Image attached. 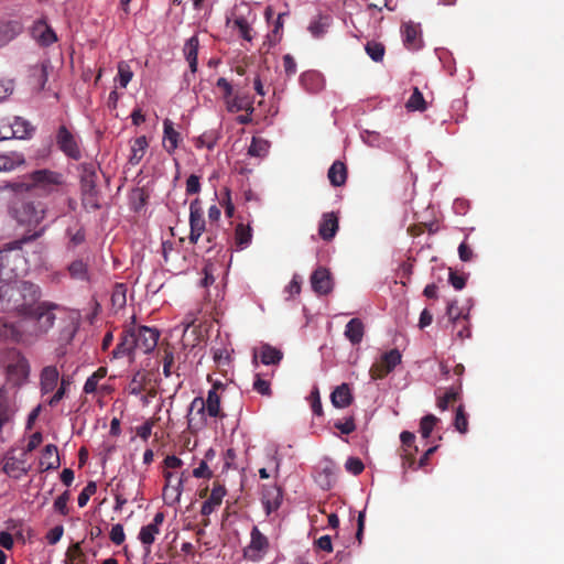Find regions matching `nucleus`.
<instances>
[{
	"mask_svg": "<svg viewBox=\"0 0 564 564\" xmlns=\"http://www.w3.org/2000/svg\"><path fill=\"white\" fill-rule=\"evenodd\" d=\"M41 296V288L30 281L15 280L0 286L2 312L23 317L18 325L32 337L46 334L56 319L57 304L40 302Z\"/></svg>",
	"mask_w": 564,
	"mask_h": 564,
	"instance_id": "1",
	"label": "nucleus"
},
{
	"mask_svg": "<svg viewBox=\"0 0 564 564\" xmlns=\"http://www.w3.org/2000/svg\"><path fill=\"white\" fill-rule=\"evenodd\" d=\"M24 241L17 240L10 242L7 248L0 250L1 256V271L6 283L24 274L28 271V262L22 253L21 246Z\"/></svg>",
	"mask_w": 564,
	"mask_h": 564,
	"instance_id": "2",
	"label": "nucleus"
},
{
	"mask_svg": "<svg viewBox=\"0 0 564 564\" xmlns=\"http://www.w3.org/2000/svg\"><path fill=\"white\" fill-rule=\"evenodd\" d=\"M218 390H225V386L220 382H216L213 384L212 389L208 391L207 399L204 400L203 398H195L189 406V412L187 415L188 419V425L192 426L194 417L192 416V412L194 410H197V414L200 416V424H204V414L205 412L210 417H219L224 419L226 414L221 411L220 408V395L218 394Z\"/></svg>",
	"mask_w": 564,
	"mask_h": 564,
	"instance_id": "3",
	"label": "nucleus"
},
{
	"mask_svg": "<svg viewBox=\"0 0 564 564\" xmlns=\"http://www.w3.org/2000/svg\"><path fill=\"white\" fill-rule=\"evenodd\" d=\"M62 183V175L50 170H37L29 175V182H14L10 187L14 192H28L33 188H40L45 193H51Z\"/></svg>",
	"mask_w": 564,
	"mask_h": 564,
	"instance_id": "4",
	"label": "nucleus"
},
{
	"mask_svg": "<svg viewBox=\"0 0 564 564\" xmlns=\"http://www.w3.org/2000/svg\"><path fill=\"white\" fill-rule=\"evenodd\" d=\"M251 17L253 21L256 15L253 14L251 7L247 2L242 1L234 7L230 15L227 17L226 24L236 29L242 40L251 42L254 37V32L250 21Z\"/></svg>",
	"mask_w": 564,
	"mask_h": 564,
	"instance_id": "5",
	"label": "nucleus"
},
{
	"mask_svg": "<svg viewBox=\"0 0 564 564\" xmlns=\"http://www.w3.org/2000/svg\"><path fill=\"white\" fill-rule=\"evenodd\" d=\"M14 218L21 225L37 226L45 218V208L40 202H23L14 208Z\"/></svg>",
	"mask_w": 564,
	"mask_h": 564,
	"instance_id": "6",
	"label": "nucleus"
},
{
	"mask_svg": "<svg viewBox=\"0 0 564 564\" xmlns=\"http://www.w3.org/2000/svg\"><path fill=\"white\" fill-rule=\"evenodd\" d=\"M401 359L402 356L398 349H391L384 352L380 359L370 367L369 375L371 379H383L401 362Z\"/></svg>",
	"mask_w": 564,
	"mask_h": 564,
	"instance_id": "7",
	"label": "nucleus"
},
{
	"mask_svg": "<svg viewBox=\"0 0 564 564\" xmlns=\"http://www.w3.org/2000/svg\"><path fill=\"white\" fill-rule=\"evenodd\" d=\"M138 351L149 354L153 351L160 338V332L156 328L148 326L131 327Z\"/></svg>",
	"mask_w": 564,
	"mask_h": 564,
	"instance_id": "8",
	"label": "nucleus"
},
{
	"mask_svg": "<svg viewBox=\"0 0 564 564\" xmlns=\"http://www.w3.org/2000/svg\"><path fill=\"white\" fill-rule=\"evenodd\" d=\"M205 218L202 207V200L195 198L189 204V242L197 243L202 234L205 231Z\"/></svg>",
	"mask_w": 564,
	"mask_h": 564,
	"instance_id": "9",
	"label": "nucleus"
},
{
	"mask_svg": "<svg viewBox=\"0 0 564 564\" xmlns=\"http://www.w3.org/2000/svg\"><path fill=\"white\" fill-rule=\"evenodd\" d=\"M58 149L69 159L78 161L82 159V151L76 137L65 127L61 126L56 134Z\"/></svg>",
	"mask_w": 564,
	"mask_h": 564,
	"instance_id": "10",
	"label": "nucleus"
},
{
	"mask_svg": "<svg viewBox=\"0 0 564 564\" xmlns=\"http://www.w3.org/2000/svg\"><path fill=\"white\" fill-rule=\"evenodd\" d=\"M311 286L317 295H327L333 291L334 281L329 270L325 267L316 268L311 274Z\"/></svg>",
	"mask_w": 564,
	"mask_h": 564,
	"instance_id": "11",
	"label": "nucleus"
},
{
	"mask_svg": "<svg viewBox=\"0 0 564 564\" xmlns=\"http://www.w3.org/2000/svg\"><path fill=\"white\" fill-rule=\"evenodd\" d=\"M402 443L401 446V458L402 466L412 470H416L415 467V455L417 453V446L414 444L415 435L409 431H403L400 435Z\"/></svg>",
	"mask_w": 564,
	"mask_h": 564,
	"instance_id": "12",
	"label": "nucleus"
},
{
	"mask_svg": "<svg viewBox=\"0 0 564 564\" xmlns=\"http://www.w3.org/2000/svg\"><path fill=\"white\" fill-rule=\"evenodd\" d=\"M31 35L39 45L47 47L57 42V35L54 30L47 24L45 19H40L34 22L31 28Z\"/></svg>",
	"mask_w": 564,
	"mask_h": 564,
	"instance_id": "13",
	"label": "nucleus"
},
{
	"mask_svg": "<svg viewBox=\"0 0 564 564\" xmlns=\"http://www.w3.org/2000/svg\"><path fill=\"white\" fill-rule=\"evenodd\" d=\"M138 351L135 338L131 332V328L126 329L120 338L119 344L112 350L113 358H122L130 357L133 358V355Z\"/></svg>",
	"mask_w": 564,
	"mask_h": 564,
	"instance_id": "14",
	"label": "nucleus"
},
{
	"mask_svg": "<svg viewBox=\"0 0 564 564\" xmlns=\"http://www.w3.org/2000/svg\"><path fill=\"white\" fill-rule=\"evenodd\" d=\"M28 336L30 335L18 324L8 323L0 318V340L25 343Z\"/></svg>",
	"mask_w": 564,
	"mask_h": 564,
	"instance_id": "15",
	"label": "nucleus"
},
{
	"mask_svg": "<svg viewBox=\"0 0 564 564\" xmlns=\"http://www.w3.org/2000/svg\"><path fill=\"white\" fill-rule=\"evenodd\" d=\"M163 521L164 513L158 512L150 524L143 525L141 528L138 538L143 545L150 546L154 543L155 536L160 533V527L162 525Z\"/></svg>",
	"mask_w": 564,
	"mask_h": 564,
	"instance_id": "16",
	"label": "nucleus"
},
{
	"mask_svg": "<svg viewBox=\"0 0 564 564\" xmlns=\"http://www.w3.org/2000/svg\"><path fill=\"white\" fill-rule=\"evenodd\" d=\"M268 547V538L262 534L257 527H253L251 531V541L246 551V555H248L251 560H257L260 557V553H264Z\"/></svg>",
	"mask_w": 564,
	"mask_h": 564,
	"instance_id": "17",
	"label": "nucleus"
},
{
	"mask_svg": "<svg viewBox=\"0 0 564 564\" xmlns=\"http://www.w3.org/2000/svg\"><path fill=\"white\" fill-rule=\"evenodd\" d=\"M338 217L335 213H325L318 225V235L323 240H332L338 230Z\"/></svg>",
	"mask_w": 564,
	"mask_h": 564,
	"instance_id": "18",
	"label": "nucleus"
},
{
	"mask_svg": "<svg viewBox=\"0 0 564 564\" xmlns=\"http://www.w3.org/2000/svg\"><path fill=\"white\" fill-rule=\"evenodd\" d=\"M226 495V488L220 484H214L209 498L204 501L200 512L203 516L208 517L219 507L223 502V498Z\"/></svg>",
	"mask_w": 564,
	"mask_h": 564,
	"instance_id": "19",
	"label": "nucleus"
},
{
	"mask_svg": "<svg viewBox=\"0 0 564 564\" xmlns=\"http://www.w3.org/2000/svg\"><path fill=\"white\" fill-rule=\"evenodd\" d=\"M181 140V134L174 129L172 120L164 119L163 121V147L170 153H174Z\"/></svg>",
	"mask_w": 564,
	"mask_h": 564,
	"instance_id": "20",
	"label": "nucleus"
},
{
	"mask_svg": "<svg viewBox=\"0 0 564 564\" xmlns=\"http://www.w3.org/2000/svg\"><path fill=\"white\" fill-rule=\"evenodd\" d=\"M330 401L332 404L337 409L349 406L354 401V395L349 384L341 383L340 386L336 387L330 394Z\"/></svg>",
	"mask_w": 564,
	"mask_h": 564,
	"instance_id": "21",
	"label": "nucleus"
},
{
	"mask_svg": "<svg viewBox=\"0 0 564 564\" xmlns=\"http://www.w3.org/2000/svg\"><path fill=\"white\" fill-rule=\"evenodd\" d=\"M61 465L58 451L56 445L47 444L43 451L40 459V467L42 471L57 469Z\"/></svg>",
	"mask_w": 564,
	"mask_h": 564,
	"instance_id": "22",
	"label": "nucleus"
},
{
	"mask_svg": "<svg viewBox=\"0 0 564 564\" xmlns=\"http://www.w3.org/2000/svg\"><path fill=\"white\" fill-rule=\"evenodd\" d=\"M365 335V325L360 318H351L345 327V337L352 344L359 345Z\"/></svg>",
	"mask_w": 564,
	"mask_h": 564,
	"instance_id": "23",
	"label": "nucleus"
},
{
	"mask_svg": "<svg viewBox=\"0 0 564 564\" xmlns=\"http://www.w3.org/2000/svg\"><path fill=\"white\" fill-rule=\"evenodd\" d=\"M58 370L55 366H46L41 372V391L43 393L52 392L58 382Z\"/></svg>",
	"mask_w": 564,
	"mask_h": 564,
	"instance_id": "24",
	"label": "nucleus"
},
{
	"mask_svg": "<svg viewBox=\"0 0 564 564\" xmlns=\"http://www.w3.org/2000/svg\"><path fill=\"white\" fill-rule=\"evenodd\" d=\"M198 46L199 41L196 35L189 37L184 45V55L186 61L188 62L189 69L194 74L197 72V56H198Z\"/></svg>",
	"mask_w": 564,
	"mask_h": 564,
	"instance_id": "25",
	"label": "nucleus"
},
{
	"mask_svg": "<svg viewBox=\"0 0 564 564\" xmlns=\"http://www.w3.org/2000/svg\"><path fill=\"white\" fill-rule=\"evenodd\" d=\"M327 177L333 186H341L347 181V167L344 162L335 161L327 173Z\"/></svg>",
	"mask_w": 564,
	"mask_h": 564,
	"instance_id": "26",
	"label": "nucleus"
},
{
	"mask_svg": "<svg viewBox=\"0 0 564 564\" xmlns=\"http://www.w3.org/2000/svg\"><path fill=\"white\" fill-rule=\"evenodd\" d=\"M25 163V158L22 153L11 151L0 154V171H12Z\"/></svg>",
	"mask_w": 564,
	"mask_h": 564,
	"instance_id": "27",
	"label": "nucleus"
},
{
	"mask_svg": "<svg viewBox=\"0 0 564 564\" xmlns=\"http://www.w3.org/2000/svg\"><path fill=\"white\" fill-rule=\"evenodd\" d=\"M149 147V142L145 135L135 138L131 142V154L129 156V163L131 165H138L145 154Z\"/></svg>",
	"mask_w": 564,
	"mask_h": 564,
	"instance_id": "28",
	"label": "nucleus"
},
{
	"mask_svg": "<svg viewBox=\"0 0 564 564\" xmlns=\"http://www.w3.org/2000/svg\"><path fill=\"white\" fill-rule=\"evenodd\" d=\"M67 271L72 279L89 281L88 261H85L84 259H76L72 261L67 267Z\"/></svg>",
	"mask_w": 564,
	"mask_h": 564,
	"instance_id": "29",
	"label": "nucleus"
},
{
	"mask_svg": "<svg viewBox=\"0 0 564 564\" xmlns=\"http://www.w3.org/2000/svg\"><path fill=\"white\" fill-rule=\"evenodd\" d=\"M332 24V18L329 15H318L317 19L313 20L308 25V31L316 37H323Z\"/></svg>",
	"mask_w": 564,
	"mask_h": 564,
	"instance_id": "30",
	"label": "nucleus"
},
{
	"mask_svg": "<svg viewBox=\"0 0 564 564\" xmlns=\"http://www.w3.org/2000/svg\"><path fill=\"white\" fill-rule=\"evenodd\" d=\"M12 130L17 139H28L34 132V127L22 117H14L11 121Z\"/></svg>",
	"mask_w": 564,
	"mask_h": 564,
	"instance_id": "31",
	"label": "nucleus"
},
{
	"mask_svg": "<svg viewBox=\"0 0 564 564\" xmlns=\"http://www.w3.org/2000/svg\"><path fill=\"white\" fill-rule=\"evenodd\" d=\"M252 240V229L249 225L238 224L235 229V243L239 249L247 248Z\"/></svg>",
	"mask_w": 564,
	"mask_h": 564,
	"instance_id": "32",
	"label": "nucleus"
},
{
	"mask_svg": "<svg viewBox=\"0 0 564 564\" xmlns=\"http://www.w3.org/2000/svg\"><path fill=\"white\" fill-rule=\"evenodd\" d=\"M282 358V351L275 347L265 344L260 348V359L264 365H278Z\"/></svg>",
	"mask_w": 564,
	"mask_h": 564,
	"instance_id": "33",
	"label": "nucleus"
},
{
	"mask_svg": "<svg viewBox=\"0 0 564 564\" xmlns=\"http://www.w3.org/2000/svg\"><path fill=\"white\" fill-rule=\"evenodd\" d=\"M270 150V142L263 138L253 137L248 154L256 158H265Z\"/></svg>",
	"mask_w": 564,
	"mask_h": 564,
	"instance_id": "34",
	"label": "nucleus"
},
{
	"mask_svg": "<svg viewBox=\"0 0 564 564\" xmlns=\"http://www.w3.org/2000/svg\"><path fill=\"white\" fill-rule=\"evenodd\" d=\"M97 174L95 170L85 167L84 173L82 175L80 184H82V194L83 193H98L97 191Z\"/></svg>",
	"mask_w": 564,
	"mask_h": 564,
	"instance_id": "35",
	"label": "nucleus"
},
{
	"mask_svg": "<svg viewBox=\"0 0 564 564\" xmlns=\"http://www.w3.org/2000/svg\"><path fill=\"white\" fill-rule=\"evenodd\" d=\"M250 97L247 95H235L230 96V99L225 101L226 109L228 112L236 113L242 111L243 108L248 106V99Z\"/></svg>",
	"mask_w": 564,
	"mask_h": 564,
	"instance_id": "36",
	"label": "nucleus"
},
{
	"mask_svg": "<svg viewBox=\"0 0 564 564\" xmlns=\"http://www.w3.org/2000/svg\"><path fill=\"white\" fill-rule=\"evenodd\" d=\"M462 390V381L457 384L456 388H451L445 392V394L437 400V406L442 411L447 410L449 403L455 402L459 395Z\"/></svg>",
	"mask_w": 564,
	"mask_h": 564,
	"instance_id": "37",
	"label": "nucleus"
},
{
	"mask_svg": "<svg viewBox=\"0 0 564 564\" xmlns=\"http://www.w3.org/2000/svg\"><path fill=\"white\" fill-rule=\"evenodd\" d=\"M405 107L411 111H424L426 109V102L423 94L417 87L413 89V93L405 104Z\"/></svg>",
	"mask_w": 564,
	"mask_h": 564,
	"instance_id": "38",
	"label": "nucleus"
},
{
	"mask_svg": "<svg viewBox=\"0 0 564 564\" xmlns=\"http://www.w3.org/2000/svg\"><path fill=\"white\" fill-rule=\"evenodd\" d=\"M403 41L408 47H416L419 30L417 26L412 23H405L402 26Z\"/></svg>",
	"mask_w": 564,
	"mask_h": 564,
	"instance_id": "39",
	"label": "nucleus"
},
{
	"mask_svg": "<svg viewBox=\"0 0 564 564\" xmlns=\"http://www.w3.org/2000/svg\"><path fill=\"white\" fill-rule=\"evenodd\" d=\"M172 477H173V474L171 471L164 473V478L166 479V485L163 489V495H164V497H167L169 495H171V496H174L176 499H178L182 494L183 479L180 478L177 481V485L172 486L171 485Z\"/></svg>",
	"mask_w": 564,
	"mask_h": 564,
	"instance_id": "40",
	"label": "nucleus"
},
{
	"mask_svg": "<svg viewBox=\"0 0 564 564\" xmlns=\"http://www.w3.org/2000/svg\"><path fill=\"white\" fill-rule=\"evenodd\" d=\"M437 421L438 419L433 414H427L422 417L420 423V433L423 438L427 440L431 436Z\"/></svg>",
	"mask_w": 564,
	"mask_h": 564,
	"instance_id": "41",
	"label": "nucleus"
},
{
	"mask_svg": "<svg viewBox=\"0 0 564 564\" xmlns=\"http://www.w3.org/2000/svg\"><path fill=\"white\" fill-rule=\"evenodd\" d=\"M69 238V246L77 247L85 241L86 235L82 226L68 227L66 231Z\"/></svg>",
	"mask_w": 564,
	"mask_h": 564,
	"instance_id": "42",
	"label": "nucleus"
},
{
	"mask_svg": "<svg viewBox=\"0 0 564 564\" xmlns=\"http://www.w3.org/2000/svg\"><path fill=\"white\" fill-rule=\"evenodd\" d=\"M454 426L462 434L468 431V419L464 405L462 404L456 409Z\"/></svg>",
	"mask_w": 564,
	"mask_h": 564,
	"instance_id": "43",
	"label": "nucleus"
},
{
	"mask_svg": "<svg viewBox=\"0 0 564 564\" xmlns=\"http://www.w3.org/2000/svg\"><path fill=\"white\" fill-rule=\"evenodd\" d=\"M446 316H447L448 323L452 324L453 326L458 324L460 322V319H463V317L465 316V315H463L462 311L457 306L456 300L449 301L447 303Z\"/></svg>",
	"mask_w": 564,
	"mask_h": 564,
	"instance_id": "44",
	"label": "nucleus"
},
{
	"mask_svg": "<svg viewBox=\"0 0 564 564\" xmlns=\"http://www.w3.org/2000/svg\"><path fill=\"white\" fill-rule=\"evenodd\" d=\"M217 135L214 131L204 132L196 139L195 145L198 149L207 148L208 150L214 149L217 143Z\"/></svg>",
	"mask_w": 564,
	"mask_h": 564,
	"instance_id": "45",
	"label": "nucleus"
},
{
	"mask_svg": "<svg viewBox=\"0 0 564 564\" xmlns=\"http://www.w3.org/2000/svg\"><path fill=\"white\" fill-rule=\"evenodd\" d=\"M366 52L375 62H381L384 55V46L378 42H368L366 44Z\"/></svg>",
	"mask_w": 564,
	"mask_h": 564,
	"instance_id": "46",
	"label": "nucleus"
},
{
	"mask_svg": "<svg viewBox=\"0 0 564 564\" xmlns=\"http://www.w3.org/2000/svg\"><path fill=\"white\" fill-rule=\"evenodd\" d=\"M133 77V73L130 68V66L126 62H120L118 64V78L120 86L122 88H126L127 85L130 83V80Z\"/></svg>",
	"mask_w": 564,
	"mask_h": 564,
	"instance_id": "47",
	"label": "nucleus"
},
{
	"mask_svg": "<svg viewBox=\"0 0 564 564\" xmlns=\"http://www.w3.org/2000/svg\"><path fill=\"white\" fill-rule=\"evenodd\" d=\"M97 491V486L94 481H89L86 487L78 495L77 502L80 508L85 507L93 495Z\"/></svg>",
	"mask_w": 564,
	"mask_h": 564,
	"instance_id": "48",
	"label": "nucleus"
},
{
	"mask_svg": "<svg viewBox=\"0 0 564 564\" xmlns=\"http://www.w3.org/2000/svg\"><path fill=\"white\" fill-rule=\"evenodd\" d=\"M3 471L8 475L13 474L14 471H20L22 474H26V468L23 466V462L15 459L14 457L8 458L3 464Z\"/></svg>",
	"mask_w": 564,
	"mask_h": 564,
	"instance_id": "49",
	"label": "nucleus"
},
{
	"mask_svg": "<svg viewBox=\"0 0 564 564\" xmlns=\"http://www.w3.org/2000/svg\"><path fill=\"white\" fill-rule=\"evenodd\" d=\"M253 390L265 397H271L272 394L270 382L261 378L260 375H256V379L253 381Z\"/></svg>",
	"mask_w": 564,
	"mask_h": 564,
	"instance_id": "50",
	"label": "nucleus"
},
{
	"mask_svg": "<svg viewBox=\"0 0 564 564\" xmlns=\"http://www.w3.org/2000/svg\"><path fill=\"white\" fill-rule=\"evenodd\" d=\"M126 290L123 284H117L111 294L112 305L121 308L126 305Z\"/></svg>",
	"mask_w": 564,
	"mask_h": 564,
	"instance_id": "51",
	"label": "nucleus"
},
{
	"mask_svg": "<svg viewBox=\"0 0 564 564\" xmlns=\"http://www.w3.org/2000/svg\"><path fill=\"white\" fill-rule=\"evenodd\" d=\"M12 413L13 411L9 404L7 392L3 389H0V417L9 421Z\"/></svg>",
	"mask_w": 564,
	"mask_h": 564,
	"instance_id": "52",
	"label": "nucleus"
},
{
	"mask_svg": "<svg viewBox=\"0 0 564 564\" xmlns=\"http://www.w3.org/2000/svg\"><path fill=\"white\" fill-rule=\"evenodd\" d=\"M69 491H64L61 496H58L54 501V509L55 511L59 512L63 516L68 514V507L67 502L69 500Z\"/></svg>",
	"mask_w": 564,
	"mask_h": 564,
	"instance_id": "53",
	"label": "nucleus"
},
{
	"mask_svg": "<svg viewBox=\"0 0 564 564\" xmlns=\"http://www.w3.org/2000/svg\"><path fill=\"white\" fill-rule=\"evenodd\" d=\"M310 401H311V408H312L313 413L318 416L323 415V406H322L319 390L317 387H314V389L312 390V392L310 394Z\"/></svg>",
	"mask_w": 564,
	"mask_h": 564,
	"instance_id": "54",
	"label": "nucleus"
},
{
	"mask_svg": "<svg viewBox=\"0 0 564 564\" xmlns=\"http://www.w3.org/2000/svg\"><path fill=\"white\" fill-rule=\"evenodd\" d=\"M109 538L111 542L115 543L116 545H121L126 540V534L122 524H113Z\"/></svg>",
	"mask_w": 564,
	"mask_h": 564,
	"instance_id": "55",
	"label": "nucleus"
},
{
	"mask_svg": "<svg viewBox=\"0 0 564 564\" xmlns=\"http://www.w3.org/2000/svg\"><path fill=\"white\" fill-rule=\"evenodd\" d=\"M15 138V132L12 130L11 120H0V141L10 140Z\"/></svg>",
	"mask_w": 564,
	"mask_h": 564,
	"instance_id": "56",
	"label": "nucleus"
},
{
	"mask_svg": "<svg viewBox=\"0 0 564 564\" xmlns=\"http://www.w3.org/2000/svg\"><path fill=\"white\" fill-rule=\"evenodd\" d=\"M345 467L349 473L354 475L361 474L365 468L364 463L358 457H349L346 460Z\"/></svg>",
	"mask_w": 564,
	"mask_h": 564,
	"instance_id": "57",
	"label": "nucleus"
},
{
	"mask_svg": "<svg viewBox=\"0 0 564 564\" xmlns=\"http://www.w3.org/2000/svg\"><path fill=\"white\" fill-rule=\"evenodd\" d=\"M200 192V177L191 174L188 178L186 180V194L187 195H194L198 194Z\"/></svg>",
	"mask_w": 564,
	"mask_h": 564,
	"instance_id": "58",
	"label": "nucleus"
},
{
	"mask_svg": "<svg viewBox=\"0 0 564 564\" xmlns=\"http://www.w3.org/2000/svg\"><path fill=\"white\" fill-rule=\"evenodd\" d=\"M334 426L340 431L341 434H350L356 430L355 420L352 416H349L345 420V422H336Z\"/></svg>",
	"mask_w": 564,
	"mask_h": 564,
	"instance_id": "59",
	"label": "nucleus"
},
{
	"mask_svg": "<svg viewBox=\"0 0 564 564\" xmlns=\"http://www.w3.org/2000/svg\"><path fill=\"white\" fill-rule=\"evenodd\" d=\"M216 87L221 90L224 101L230 99V96L232 95V85L225 77L217 79Z\"/></svg>",
	"mask_w": 564,
	"mask_h": 564,
	"instance_id": "60",
	"label": "nucleus"
},
{
	"mask_svg": "<svg viewBox=\"0 0 564 564\" xmlns=\"http://www.w3.org/2000/svg\"><path fill=\"white\" fill-rule=\"evenodd\" d=\"M162 361H163V375L165 377H170L173 373L172 368L174 366V355H173V352L171 350H169V349H165Z\"/></svg>",
	"mask_w": 564,
	"mask_h": 564,
	"instance_id": "61",
	"label": "nucleus"
},
{
	"mask_svg": "<svg viewBox=\"0 0 564 564\" xmlns=\"http://www.w3.org/2000/svg\"><path fill=\"white\" fill-rule=\"evenodd\" d=\"M63 534H64V527L56 525L47 532L45 538L50 545H54L62 539Z\"/></svg>",
	"mask_w": 564,
	"mask_h": 564,
	"instance_id": "62",
	"label": "nucleus"
},
{
	"mask_svg": "<svg viewBox=\"0 0 564 564\" xmlns=\"http://www.w3.org/2000/svg\"><path fill=\"white\" fill-rule=\"evenodd\" d=\"M98 193H83V205L85 208L98 209L100 207L98 203Z\"/></svg>",
	"mask_w": 564,
	"mask_h": 564,
	"instance_id": "63",
	"label": "nucleus"
},
{
	"mask_svg": "<svg viewBox=\"0 0 564 564\" xmlns=\"http://www.w3.org/2000/svg\"><path fill=\"white\" fill-rule=\"evenodd\" d=\"M67 384H68V382L64 378H62L59 388L56 390V392L48 400V405L50 406L57 405V403L64 398V395L66 393V386Z\"/></svg>",
	"mask_w": 564,
	"mask_h": 564,
	"instance_id": "64",
	"label": "nucleus"
}]
</instances>
